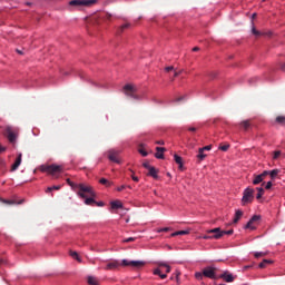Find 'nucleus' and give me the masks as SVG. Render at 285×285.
<instances>
[{
    "instance_id": "20",
    "label": "nucleus",
    "mask_w": 285,
    "mask_h": 285,
    "mask_svg": "<svg viewBox=\"0 0 285 285\" xmlns=\"http://www.w3.org/2000/svg\"><path fill=\"white\" fill-rule=\"evenodd\" d=\"M87 282L89 285H99V279L95 276H88Z\"/></svg>"
},
{
    "instance_id": "38",
    "label": "nucleus",
    "mask_w": 285,
    "mask_h": 285,
    "mask_svg": "<svg viewBox=\"0 0 285 285\" xmlns=\"http://www.w3.org/2000/svg\"><path fill=\"white\" fill-rule=\"evenodd\" d=\"M52 190H61V186H52L47 188V193H52Z\"/></svg>"
},
{
    "instance_id": "30",
    "label": "nucleus",
    "mask_w": 285,
    "mask_h": 285,
    "mask_svg": "<svg viewBox=\"0 0 285 285\" xmlns=\"http://www.w3.org/2000/svg\"><path fill=\"white\" fill-rule=\"evenodd\" d=\"M240 126L244 128V130H248V128H250V121L244 120L240 122Z\"/></svg>"
},
{
    "instance_id": "3",
    "label": "nucleus",
    "mask_w": 285,
    "mask_h": 285,
    "mask_svg": "<svg viewBox=\"0 0 285 285\" xmlns=\"http://www.w3.org/2000/svg\"><path fill=\"white\" fill-rule=\"evenodd\" d=\"M4 137H7L9 144H17V139L19 138V128L7 126L4 128Z\"/></svg>"
},
{
    "instance_id": "34",
    "label": "nucleus",
    "mask_w": 285,
    "mask_h": 285,
    "mask_svg": "<svg viewBox=\"0 0 285 285\" xmlns=\"http://www.w3.org/2000/svg\"><path fill=\"white\" fill-rule=\"evenodd\" d=\"M276 124H281L282 126H284V124H285V116L276 117Z\"/></svg>"
},
{
    "instance_id": "29",
    "label": "nucleus",
    "mask_w": 285,
    "mask_h": 285,
    "mask_svg": "<svg viewBox=\"0 0 285 285\" xmlns=\"http://www.w3.org/2000/svg\"><path fill=\"white\" fill-rule=\"evenodd\" d=\"M268 255V252H256L254 253V257L259 258V257H266Z\"/></svg>"
},
{
    "instance_id": "58",
    "label": "nucleus",
    "mask_w": 285,
    "mask_h": 285,
    "mask_svg": "<svg viewBox=\"0 0 285 285\" xmlns=\"http://www.w3.org/2000/svg\"><path fill=\"white\" fill-rule=\"evenodd\" d=\"M188 130H189L190 132H195V131L197 130V128L191 127V128H189Z\"/></svg>"
},
{
    "instance_id": "39",
    "label": "nucleus",
    "mask_w": 285,
    "mask_h": 285,
    "mask_svg": "<svg viewBox=\"0 0 285 285\" xmlns=\"http://www.w3.org/2000/svg\"><path fill=\"white\" fill-rule=\"evenodd\" d=\"M195 277H196V279H198V281L204 279V272H196V273H195Z\"/></svg>"
},
{
    "instance_id": "61",
    "label": "nucleus",
    "mask_w": 285,
    "mask_h": 285,
    "mask_svg": "<svg viewBox=\"0 0 285 285\" xmlns=\"http://www.w3.org/2000/svg\"><path fill=\"white\" fill-rule=\"evenodd\" d=\"M184 97L177 98L175 101H181Z\"/></svg>"
},
{
    "instance_id": "51",
    "label": "nucleus",
    "mask_w": 285,
    "mask_h": 285,
    "mask_svg": "<svg viewBox=\"0 0 285 285\" xmlns=\"http://www.w3.org/2000/svg\"><path fill=\"white\" fill-rule=\"evenodd\" d=\"M169 228L168 227H165V228H161L158 230V233H168Z\"/></svg>"
},
{
    "instance_id": "43",
    "label": "nucleus",
    "mask_w": 285,
    "mask_h": 285,
    "mask_svg": "<svg viewBox=\"0 0 285 285\" xmlns=\"http://www.w3.org/2000/svg\"><path fill=\"white\" fill-rule=\"evenodd\" d=\"M139 154L142 155V157H148V151L144 150V148L139 149Z\"/></svg>"
},
{
    "instance_id": "12",
    "label": "nucleus",
    "mask_w": 285,
    "mask_h": 285,
    "mask_svg": "<svg viewBox=\"0 0 285 285\" xmlns=\"http://www.w3.org/2000/svg\"><path fill=\"white\" fill-rule=\"evenodd\" d=\"M259 219H262V216L254 215L246 224L245 228H249V230H255L257 228V224H259Z\"/></svg>"
},
{
    "instance_id": "27",
    "label": "nucleus",
    "mask_w": 285,
    "mask_h": 285,
    "mask_svg": "<svg viewBox=\"0 0 285 285\" xmlns=\"http://www.w3.org/2000/svg\"><path fill=\"white\" fill-rule=\"evenodd\" d=\"M268 175L271 176V179H275L277 175H279V169H273L268 171Z\"/></svg>"
},
{
    "instance_id": "22",
    "label": "nucleus",
    "mask_w": 285,
    "mask_h": 285,
    "mask_svg": "<svg viewBox=\"0 0 285 285\" xmlns=\"http://www.w3.org/2000/svg\"><path fill=\"white\" fill-rule=\"evenodd\" d=\"M157 168H155V167H151V168H149V171H148V175L150 176V177H153L154 179H158V175H157Z\"/></svg>"
},
{
    "instance_id": "28",
    "label": "nucleus",
    "mask_w": 285,
    "mask_h": 285,
    "mask_svg": "<svg viewBox=\"0 0 285 285\" xmlns=\"http://www.w3.org/2000/svg\"><path fill=\"white\" fill-rule=\"evenodd\" d=\"M70 256L81 264V257L79 256V254L77 252L71 250Z\"/></svg>"
},
{
    "instance_id": "55",
    "label": "nucleus",
    "mask_w": 285,
    "mask_h": 285,
    "mask_svg": "<svg viewBox=\"0 0 285 285\" xmlns=\"http://www.w3.org/2000/svg\"><path fill=\"white\" fill-rule=\"evenodd\" d=\"M7 148L0 145V154L6 153Z\"/></svg>"
},
{
    "instance_id": "9",
    "label": "nucleus",
    "mask_w": 285,
    "mask_h": 285,
    "mask_svg": "<svg viewBox=\"0 0 285 285\" xmlns=\"http://www.w3.org/2000/svg\"><path fill=\"white\" fill-rule=\"evenodd\" d=\"M120 154H121V151H119L117 149H109L107 151V157H108L109 161H112L114 164H121V158H119Z\"/></svg>"
},
{
    "instance_id": "13",
    "label": "nucleus",
    "mask_w": 285,
    "mask_h": 285,
    "mask_svg": "<svg viewBox=\"0 0 285 285\" xmlns=\"http://www.w3.org/2000/svg\"><path fill=\"white\" fill-rule=\"evenodd\" d=\"M266 177H268V170L263 171L261 175H255L253 179L254 186L262 184Z\"/></svg>"
},
{
    "instance_id": "10",
    "label": "nucleus",
    "mask_w": 285,
    "mask_h": 285,
    "mask_svg": "<svg viewBox=\"0 0 285 285\" xmlns=\"http://www.w3.org/2000/svg\"><path fill=\"white\" fill-rule=\"evenodd\" d=\"M92 3H95V0H71L69 6H73L75 8H83L92 6Z\"/></svg>"
},
{
    "instance_id": "41",
    "label": "nucleus",
    "mask_w": 285,
    "mask_h": 285,
    "mask_svg": "<svg viewBox=\"0 0 285 285\" xmlns=\"http://www.w3.org/2000/svg\"><path fill=\"white\" fill-rule=\"evenodd\" d=\"M228 148H230V145H220L219 146V150H223V153H226V150H228Z\"/></svg>"
},
{
    "instance_id": "33",
    "label": "nucleus",
    "mask_w": 285,
    "mask_h": 285,
    "mask_svg": "<svg viewBox=\"0 0 285 285\" xmlns=\"http://www.w3.org/2000/svg\"><path fill=\"white\" fill-rule=\"evenodd\" d=\"M159 267L165 268V273H170V266L167 265L166 263H160Z\"/></svg>"
},
{
    "instance_id": "4",
    "label": "nucleus",
    "mask_w": 285,
    "mask_h": 285,
    "mask_svg": "<svg viewBox=\"0 0 285 285\" xmlns=\"http://www.w3.org/2000/svg\"><path fill=\"white\" fill-rule=\"evenodd\" d=\"M41 173H48V175H59V173H62L63 167L59 165H42L40 166Z\"/></svg>"
},
{
    "instance_id": "16",
    "label": "nucleus",
    "mask_w": 285,
    "mask_h": 285,
    "mask_svg": "<svg viewBox=\"0 0 285 285\" xmlns=\"http://www.w3.org/2000/svg\"><path fill=\"white\" fill-rule=\"evenodd\" d=\"M86 206H95L97 204V200H95V196L86 197L85 199Z\"/></svg>"
},
{
    "instance_id": "11",
    "label": "nucleus",
    "mask_w": 285,
    "mask_h": 285,
    "mask_svg": "<svg viewBox=\"0 0 285 285\" xmlns=\"http://www.w3.org/2000/svg\"><path fill=\"white\" fill-rule=\"evenodd\" d=\"M218 279H224V282H227V284H232V282L237 279V276L233 275V273L229 271H224L220 275H218Z\"/></svg>"
},
{
    "instance_id": "5",
    "label": "nucleus",
    "mask_w": 285,
    "mask_h": 285,
    "mask_svg": "<svg viewBox=\"0 0 285 285\" xmlns=\"http://www.w3.org/2000/svg\"><path fill=\"white\" fill-rule=\"evenodd\" d=\"M126 97H130L131 99H135L136 101H139L141 97L137 95V87L132 85H125L122 88Z\"/></svg>"
},
{
    "instance_id": "49",
    "label": "nucleus",
    "mask_w": 285,
    "mask_h": 285,
    "mask_svg": "<svg viewBox=\"0 0 285 285\" xmlns=\"http://www.w3.org/2000/svg\"><path fill=\"white\" fill-rule=\"evenodd\" d=\"M126 244L130 243V242H135V237H129V238H126L124 240Z\"/></svg>"
},
{
    "instance_id": "45",
    "label": "nucleus",
    "mask_w": 285,
    "mask_h": 285,
    "mask_svg": "<svg viewBox=\"0 0 285 285\" xmlns=\"http://www.w3.org/2000/svg\"><path fill=\"white\" fill-rule=\"evenodd\" d=\"M271 188H273V183L272 181H268L265 186V189L266 190H271Z\"/></svg>"
},
{
    "instance_id": "18",
    "label": "nucleus",
    "mask_w": 285,
    "mask_h": 285,
    "mask_svg": "<svg viewBox=\"0 0 285 285\" xmlns=\"http://www.w3.org/2000/svg\"><path fill=\"white\" fill-rule=\"evenodd\" d=\"M2 202H3V204H9L10 206H12L14 204H18V205L21 204L23 202V199L17 200V198H12V199H4Z\"/></svg>"
},
{
    "instance_id": "25",
    "label": "nucleus",
    "mask_w": 285,
    "mask_h": 285,
    "mask_svg": "<svg viewBox=\"0 0 285 285\" xmlns=\"http://www.w3.org/2000/svg\"><path fill=\"white\" fill-rule=\"evenodd\" d=\"M268 264H273V261L271 259H264L262 263H259L258 268H266Z\"/></svg>"
},
{
    "instance_id": "42",
    "label": "nucleus",
    "mask_w": 285,
    "mask_h": 285,
    "mask_svg": "<svg viewBox=\"0 0 285 285\" xmlns=\"http://www.w3.org/2000/svg\"><path fill=\"white\" fill-rule=\"evenodd\" d=\"M252 32L255 35V37H262V32L257 31L255 28L252 29Z\"/></svg>"
},
{
    "instance_id": "63",
    "label": "nucleus",
    "mask_w": 285,
    "mask_h": 285,
    "mask_svg": "<svg viewBox=\"0 0 285 285\" xmlns=\"http://www.w3.org/2000/svg\"><path fill=\"white\" fill-rule=\"evenodd\" d=\"M244 268H245V271H246V269L250 268V266H245Z\"/></svg>"
},
{
    "instance_id": "14",
    "label": "nucleus",
    "mask_w": 285,
    "mask_h": 285,
    "mask_svg": "<svg viewBox=\"0 0 285 285\" xmlns=\"http://www.w3.org/2000/svg\"><path fill=\"white\" fill-rule=\"evenodd\" d=\"M21 157L22 155L19 154L18 157L16 158V161L11 166V173H14V170H17L21 166Z\"/></svg>"
},
{
    "instance_id": "59",
    "label": "nucleus",
    "mask_w": 285,
    "mask_h": 285,
    "mask_svg": "<svg viewBox=\"0 0 285 285\" xmlns=\"http://www.w3.org/2000/svg\"><path fill=\"white\" fill-rule=\"evenodd\" d=\"M156 144L164 146V140L157 141Z\"/></svg>"
},
{
    "instance_id": "53",
    "label": "nucleus",
    "mask_w": 285,
    "mask_h": 285,
    "mask_svg": "<svg viewBox=\"0 0 285 285\" xmlns=\"http://www.w3.org/2000/svg\"><path fill=\"white\" fill-rule=\"evenodd\" d=\"M94 206H104V202H96V203H94Z\"/></svg>"
},
{
    "instance_id": "7",
    "label": "nucleus",
    "mask_w": 285,
    "mask_h": 285,
    "mask_svg": "<svg viewBox=\"0 0 285 285\" xmlns=\"http://www.w3.org/2000/svg\"><path fill=\"white\" fill-rule=\"evenodd\" d=\"M217 271V267L207 266L203 269V275L204 277H208V279H218Z\"/></svg>"
},
{
    "instance_id": "32",
    "label": "nucleus",
    "mask_w": 285,
    "mask_h": 285,
    "mask_svg": "<svg viewBox=\"0 0 285 285\" xmlns=\"http://www.w3.org/2000/svg\"><path fill=\"white\" fill-rule=\"evenodd\" d=\"M256 190H258L256 199H261L264 196V188L257 187Z\"/></svg>"
},
{
    "instance_id": "64",
    "label": "nucleus",
    "mask_w": 285,
    "mask_h": 285,
    "mask_svg": "<svg viewBox=\"0 0 285 285\" xmlns=\"http://www.w3.org/2000/svg\"><path fill=\"white\" fill-rule=\"evenodd\" d=\"M255 17H257V13H254V14H253V18H254V19H255Z\"/></svg>"
},
{
    "instance_id": "54",
    "label": "nucleus",
    "mask_w": 285,
    "mask_h": 285,
    "mask_svg": "<svg viewBox=\"0 0 285 285\" xmlns=\"http://www.w3.org/2000/svg\"><path fill=\"white\" fill-rule=\"evenodd\" d=\"M131 179H132V181H139V177H137L135 175H131Z\"/></svg>"
},
{
    "instance_id": "57",
    "label": "nucleus",
    "mask_w": 285,
    "mask_h": 285,
    "mask_svg": "<svg viewBox=\"0 0 285 285\" xmlns=\"http://www.w3.org/2000/svg\"><path fill=\"white\" fill-rule=\"evenodd\" d=\"M193 52H199V47H194Z\"/></svg>"
},
{
    "instance_id": "26",
    "label": "nucleus",
    "mask_w": 285,
    "mask_h": 285,
    "mask_svg": "<svg viewBox=\"0 0 285 285\" xmlns=\"http://www.w3.org/2000/svg\"><path fill=\"white\" fill-rule=\"evenodd\" d=\"M197 159H199V161H204V159H206V154H204V149H198Z\"/></svg>"
},
{
    "instance_id": "52",
    "label": "nucleus",
    "mask_w": 285,
    "mask_h": 285,
    "mask_svg": "<svg viewBox=\"0 0 285 285\" xmlns=\"http://www.w3.org/2000/svg\"><path fill=\"white\" fill-rule=\"evenodd\" d=\"M125 188H126V185H122L120 187H117V190H118V193H121V190H125Z\"/></svg>"
},
{
    "instance_id": "50",
    "label": "nucleus",
    "mask_w": 285,
    "mask_h": 285,
    "mask_svg": "<svg viewBox=\"0 0 285 285\" xmlns=\"http://www.w3.org/2000/svg\"><path fill=\"white\" fill-rule=\"evenodd\" d=\"M166 72H171V70H175V67L169 66L165 68Z\"/></svg>"
},
{
    "instance_id": "17",
    "label": "nucleus",
    "mask_w": 285,
    "mask_h": 285,
    "mask_svg": "<svg viewBox=\"0 0 285 285\" xmlns=\"http://www.w3.org/2000/svg\"><path fill=\"white\" fill-rule=\"evenodd\" d=\"M174 159L175 163L178 164L179 169L184 168V159L179 155L175 154Z\"/></svg>"
},
{
    "instance_id": "15",
    "label": "nucleus",
    "mask_w": 285,
    "mask_h": 285,
    "mask_svg": "<svg viewBox=\"0 0 285 285\" xmlns=\"http://www.w3.org/2000/svg\"><path fill=\"white\" fill-rule=\"evenodd\" d=\"M157 153L155 154L156 159H164V153H166V148L156 147Z\"/></svg>"
},
{
    "instance_id": "21",
    "label": "nucleus",
    "mask_w": 285,
    "mask_h": 285,
    "mask_svg": "<svg viewBox=\"0 0 285 285\" xmlns=\"http://www.w3.org/2000/svg\"><path fill=\"white\" fill-rule=\"evenodd\" d=\"M243 215H244V212H242L239 209L236 210L235 217H234V224H237L242 219Z\"/></svg>"
},
{
    "instance_id": "60",
    "label": "nucleus",
    "mask_w": 285,
    "mask_h": 285,
    "mask_svg": "<svg viewBox=\"0 0 285 285\" xmlns=\"http://www.w3.org/2000/svg\"><path fill=\"white\" fill-rule=\"evenodd\" d=\"M18 55H23V51L17 49Z\"/></svg>"
},
{
    "instance_id": "1",
    "label": "nucleus",
    "mask_w": 285,
    "mask_h": 285,
    "mask_svg": "<svg viewBox=\"0 0 285 285\" xmlns=\"http://www.w3.org/2000/svg\"><path fill=\"white\" fill-rule=\"evenodd\" d=\"M119 266H129V268H144L146 266V262L144 261H128L122 259L121 262L114 259L107 263L105 266V271H117Z\"/></svg>"
},
{
    "instance_id": "19",
    "label": "nucleus",
    "mask_w": 285,
    "mask_h": 285,
    "mask_svg": "<svg viewBox=\"0 0 285 285\" xmlns=\"http://www.w3.org/2000/svg\"><path fill=\"white\" fill-rule=\"evenodd\" d=\"M281 157H285L284 153H282V150H275L273 153L272 159L275 161V160L279 159Z\"/></svg>"
},
{
    "instance_id": "35",
    "label": "nucleus",
    "mask_w": 285,
    "mask_h": 285,
    "mask_svg": "<svg viewBox=\"0 0 285 285\" xmlns=\"http://www.w3.org/2000/svg\"><path fill=\"white\" fill-rule=\"evenodd\" d=\"M67 184H69V186L72 188V190H77V186H79V184L72 183L70 179H67Z\"/></svg>"
},
{
    "instance_id": "2",
    "label": "nucleus",
    "mask_w": 285,
    "mask_h": 285,
    "mask_svg": "<svg viewBox=\"0 0 285 285\" xmlns=\"http://www.w3.org/2000/svg\"><path fill=\"white\" fill-rule=\"evenodd\" d=\"M77 191L81 199H86V197H96L95 189H92V186L86 184H78Z\"/></svg>"
},
{
    "instance_id": "44",
    "label": "nucleus",
    "mask_w": 285,
    "mask_h": 285,
    "mask_svg": "<svg viewBox=\"0 0 285 285\" xmlns=\"http://www.w3.org/2000/svg\"><path fill=\"white\" fill-rule=\"evenodd\" d=\"M212 149H213V145H208V146H205V147L200 148V150H203V153L205 150H212Z\"/></svg>"
},
{
    "instance_id": "24",
    "label": "nucleus",
    "mask_w": 285,
    "mask_h": 285,
    "mask_svg": "<svg viewBox=\"0 0 285 285\" xmlns=\"http://www.w3.org/2000/svg\"><path fill=\"white\" fill-rule=\"evenodd\" d=\"M164 271L161 268H156L154 269V275H159L160 279H166V277H168V275L166 274H161Z\"/></svg>"
},
{
    "instance_id": "37",
    "label": "nucleus",
    "mask_w": 285,
    "mask_h": 285,
    "mask_svg": "<svg viewBox=\"0 0 285 285\" xmlns=\"http://www.w3.org/2000/svg\"><path fill=\"white\" fill-rule=\"evenodd\" d=\"M100 19H105L107 21H110V19H112V14L110 13H104L100 16Z\"/></svg>"
},
{
    "instance_id": "40",
    "label": "nucleus",
    "mask_w": 285,
    "mask_h": 285,
    "mask_svg": "<svg viewBox=\"0 0 285 285\" xmlns=\"http://www.w3.org/2000/svg\"><path fill=\"white\" fill-rule=\"evenodd\" d=\"M177 235H188L187 230H179V232H175L174 234H171L173 237H177Z\"/></svg>"
},
{
    "instance_id": "46",
    "label": "nucleus",
    "mask_w": 285,
    "mask_h": 285,
    "mask_svg": "<svg viewBox=\"0 0 285 285\" xmlns=\"http://www.w3.org/2000/svg\"><path fill=\"white\" fill-rule=\"evenodd\" d=\"M142 166H144V168H146L147 170H150V168H153V166H150L149 163H144Z\"/></svg>"
},
{
    "instance_id": "62",
    "label": "nucleus",
    "mask_w": 285,
    "mask_h": 285,
    "mask_svg": "<svg viewBox=\"0 0 285 285\" xmlns=\"http://www.w3.org/2000/svg\"><path fill=\"white\" fill-rule=\"evenodd\" d=\"M282 70H285V63L282 65Z\"/></svg>"
},
{
    "instance_id": "56",
    "label": "nucleus",
    "mask_w": 285,
    "mask_h": 285,
    "mask_svg": "<svg viewBox=\"0 0 285 285\" xmlns=\"http://www.w3.org/2000/svg\"><path fill=\"white\" fill-rule=\"evenodd\" d=\"M181 75V71H175L174 77H179Z\"/></svg>"
},
{
    "instance_id": "36",
    "label": "nucleus",
    "mask_w": 285,
    "mask_h": 285,
    "mask_svg": "<svg viewBox=\"0 0 285 285\" xmlns=\"http://www.w3.org/2000/svg\"><path fill=\"white\" fill-rule=\"evenodd\" d=\"M127 28H130V23L122 24L118 30V35H121V32H124V30H126Z\"/></svg>"
},
{
    "instance_id": "6",
    "label": "nucleus",
    "mask_w": 285,
    "mask_h": 285,
    "mask_svg": "<svg viewBox=\"0 0 285 285\" xmlns=\"http://www.w3.org/2000/svg\"><path fill=\"white\" fill-rule=\"evenodd\" d=\"M207 233L209 235H214L215 239H222L224 235H233L234 230L233 229L222 230V228L216 227V228L209 229Z\"/></svg>"
},
{
    "instance_id": "31",
    "label": "nucleus",
    "mask_w": 285,
    "mask_h": 285,
    "mask_svg": "<svg viewBox=\"0 0 285 285\" xmlns=\"http://www.w3.org/2000/svg\"><path fill=\"white\" fill-rule=\"evenodd\" d=\"M121 202L119 200L111 202V208L114 209L121 208Z\"/></svg>"
},
{
    "instance_id": "8",
    "label": "nucleus",
    "mask_w": 285,
    "mask_h": 285,
    "mask_svg": "<svg viewBox=\"0 0 285 285\" xmlns=\"http://www.w3.org/2000/svg\"><path fill=\"white\" fill-rule=\"evenodd\" d=\"M255 195V189L247 187L243 193V204L246 206V204H250L253 202Z\"/></svg>"
},
{
    "instance_id": "23",
    "label": "nucleus",
    "mask_w": 285,
    "mask_h": 285,
    "mask_svg": "<svg viewBox=\"0 0 285 285\" xmlns=\"http://www.w3.org/2000/svg\"><path fill=\"white\" fill-rule=\"evenodd\" d=\"M99 184H101L102 186H106V188H110V186H112V181H110L106 178H100Z\"/></svg>"
},
{
    "instance_id": "47",
    "label": "nucleus",
    "mask_w": 285,
    "mask_h": 285,
    "mask_svg": "<svg viewBox=\"0 0 285 285\" xmlns=\"http://www.w3.org/2000/svg\"><path fill=\"white\" fill-rule=\"evenodd\" d=\"M203 239H215V234L214 235H205L203 236Z\"/></svg>"
},
{
    "instance_id": "48",
    "label": "nucleus",
    "mask_w": 285,
    "mask_h": 285,
    "mask_svg": "<svg viewBox=\"0 0 285 285\" xmlns=\"http://www.w3.org/2000/svg\"><path fill=\"white\" fill-rule=\"evenodd\" d=\"M6 264H8V261H6V258L0 257V266H3Z\"/></svg>"
}]
</instances>
